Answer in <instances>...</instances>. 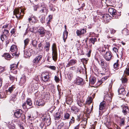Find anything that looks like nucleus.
Instances as JSON below:
<instances>
[{
	"label": "nucleus",
	"mask_w": 129,
	"mask_h": 129,
	"mask_svg": "<svg viewBox=\"0 0 129 129\" xmlns=\"http://www.w3.org/2000/svg\"><path fill=\"white\" fill-rule=\"evenodd\" d=\"M14 115L15 117L17 118H20L21 120L23 121L25 120V115L22 113V110L20 109L16 110L15 111Z\"/></svg>",
	"instance_id": "1"
},
{
	"label": "nucleus",
	"mask_w": 129,
	"mask_h": 129,
	"mask_svg": "<svg viewBox=\"0 0 129 129\" xmlns=\"http://www.w3.org/2000/svg\"><path fill=\"white\" fill-rule=\"evenodd\" d=\"M10 51L11 52H13L12 53L13 56L15 57V58L18 57L19 53L17 46L14 45H12L11 47Z\"/></svg>",
	"instance_id": "2"
},
{
	"label": "nucleus",
	"mask_w": 129,
	"mask_h": 129,
	"mask_svg": "<svg viewBox=\"0 0 129 129\" xmlns=\"http://www.w3.org/2000/svg\"><path fill=\"white\" fill-rule=\"evenodd\" d=\"M14 14L15 15L16 18L18 19L22 18L21 16H23V15H21V13H20L19 10L18 9H15L13 11Z\"/></svg>",
	"instance_id": "3"
},
{
	"label": "nucleus",
	"mask_w": 129,
	"mask_h": 129,
	"mask_svg": "<svg viewBox=\"0 0 129 129\" xmlns=\"http://www.w3.org/2000/svg\"><path fill=\"white\" fill-rule=\"evenodd\" d=\"M42 80L44 82L48 81L50 80V75L48 73L46 72L42 73Z\"/></svg>",
	"instance_id": "4"
},
{
	"label": "nucleus",
	"mask_w": 129,
	"mask_h": 129,
	"mask_svg": "<svg viewBox=\"0 0 129 129\" xmlns=\"http://www.w3.org/2000/svg\"><path fill=\"white\" fill-rule=\"evenodd\" d=\"M112 53L110 51L106 52L104 55V58L107 61H109L112 57Z\"/></svg>",
	"instance_id": "5"
},
{
	"label": "nucleus",
	"mask_w": 129,
	"mask_h": 129,
	"mask_svg": "<svg viewBox=\"0 0 129 129\" xmlns=\"http://www.w3.org/2000/svg\"><path fill=\"white\" fill-rule=\"evenodd\" d=\"M108 11L110 14L113 17H115V18H116L115 16L117 14V12L116 10L114 8L110 7L108 9Z\"/></svg>",
	"instance_id": "6"
},
{
	"label": "nucleus",
	"mask_w": 129,
	"mask_h": 129,
	"mask_svg": "<svg viewBox=\"0 0 129 129\" xmlns=\"http://www.w3.org/2000/svg\"><path fill=\"white\" fill-rule=\"evenodd\" d=\"M51 119L49 116L45 117L43 120V121L45 122V125L46 126L49 125L51 123Z\"/></svg>",
	"instance_id": "7"
},
{
	"label": "nucleus",
	"mask_w": 129,
	"mask_h": 129,
	"mask_svg": "<svg viewBox=\"0 0 129 129\" xmlns=\"http://www.w3.org/2000/svg\"><path fill=\"white\" fill-rule=\"evenodd\" d=\"M101 18L105 22H107L109 20V16L107 14H102L101 16Z\"/></svg>",
	"instance_id": "8"
},
{
	"label": "nucleus",
	"mask_w": 129,
	"mask_h": 129,
	"mask_svg": "<svg viewBox=\"0 0 129 129\" xmlns=\"http://www.w3.org/2000/svg\"><path fill=\"white\" fill-rule=\"evenodd\" d=\"M46 30L43 27H41L38 30V32L39 33V35L41 36V37H43L45 35Z\"/></svg>",
	"instance_id": "9"
},
{
	"label": "nucleus",
	"mask_w": 129,
	"mask_h": 129,
	"mask_svg": "<svg viewBox=\"0 0 129 129\" xmlns=\"http://www.w3.org/2000/svg\"><path fill=\"white\" fill-rule=\"evenodd\" d=\"M122 112L124 115L128 116V117L129 118V109L127 106H125L123 107Z\"/></svg>",
	"instance_id": "10"
},
{
	"label": "nucleus",
	"mask_w": 129,
	"mask_h": 129,
	"mask_svg": "<svg viewBox=\"0 0 129 129\" xmlns=\"http://www.w3.org/2000/svg\"><path fill=\"white\" fill-rule=\"evenodd\" d=\"M40 11H42V13H44L47 14V13L48 11V8L45 5H41L40 7Z\"/></svg>",
	"instance_id": "11"
},
{
	"label": "nucleus",
	"mask_w": 129,
	"mask_h": 129,
	"mask_svg": "<svg viewBox=\"0 0 129 129\" xmlns=\"http://www.w3.org/2000/svg\"><path fill=\"white\" fill-rule=\"evenodd\" d=\"M77 61L76 59H71L69 61L67 64L66 67H68L71 66H72L75 64L77 62Z\"/></svg>",
	"instance_id": "12"
},
{
	"label": "nucleus",
	"mask_w": 129,
	"mask_h": 129,
	"mask_svg": "<svg viewBox=\"0 0 129 129\" xmlns=\"http://www.w3.org/2000/svg\"><path fill=\"white\" fill-rule=\"evenodd\" d=\"M35 103L37 106H43L45 104V102L43 99H39L37 100L35 102Z\"/></svg>",
	"instance_id": "13"
},
{
	"label": "nucleus",
	"mask_w": 129,
	"mask_h": 129,
	"mask_svg": "<svg viewBox=\"0 0 129 129\" xmlns=\"http://www.w3.org/2000/svg\"><path fill=\"white\" fill-rule=\"evenodd\" d=\"M76 82L78 85H82L84 84V80L82 78L78 77L76 79Z\"/></svg>",
	"instance_id": "14"
},
{
	"label": "nucleus",
	"mask_w": 129,
	"mask_h": 129,
	"mask_svg": "<svg viewBox=\"0 0 129 129\" xmlns=\"http://www.w3.org/2000/svg\"><path fill=\"white\" fill-rule=\"evenodd\" d=\"M42 57V55H39L37 56L34 59L33 62L36 63H39Z\"/></svg>",
	"instance_id": "15"
},
{
	"label": "nucleus",
	"mask_w": 129,
	"mask_h": 129,
	"mask_svg": "<svg viewBox=\"0 0 129 129\" xmlns=\"http://www.w3.org/2000/svg\"><path fill=\"white\" fill-rule=\"evenodd\" d=\"M86 32V30L85 29H82L80 30H77L76 31V33L78 36H80L85 33Z\"/></svg>",
	"instance_id": "16"
},
{
	"label": "nucleus",
	"mask_w": 129,
	"mask_h": 129,
	"mask_svg": "<svg viewBox=\"0 0 129 129\" xmlns=\"http://www.w3.org/2000/svg\"><path fill=\"white\" fill-rule=\"evenodd\" d=\"M65 30L64 32L63 35V39L64 42H65L67 38L68 32L67 31V26L66 25L64 26Z\"/></svg>",
	"instance_id": "17"
},
{
	"label": "nucleus",
	"mask_w": 129,
	"mask_h": 129,
	"mask_svg": "<svg viewBox=\"0 0 129 129\" xmlns=\"http://www.w3.org/2000/svg\"><path fill=\"white\" fill-rule=\"evenodd\" d=\"M106 102L103 101L101 102L99 105V109L100 110H102L104 109L106 107Z\"/></svg>",
	"instance_id": "18"
},
{
	"label": "nucleus",
	"mask_w": 129,
	"mask_h": 129,
	"mask_svg": "<svg viewBox=\"0 0 129 129\" xmlns=\"http://www.w3.org/2000/svg\"><path fill=\"white\" fill-rule=\"evenodd\" d=\"M101 64L102 66V68L106 69V68L108 66V64L107 62L104 59H102L101 60Z\"/></svg>",
	"instance_id": "19"
},
{
	"label": "nucleus",
	"mask_w": 129,
	"mask_h": 129,
	"mask_svg": "<svg viewBox=\"0 0 129 129\" xmlns=\"http://www.w3.org/2000/svg\"><path fill=\"white\" fill-rule=\"evenodd\" d=\"M71 115V113L66 112L64 113L63 115V119L64 120H68L70 118V117Z\"/></svg>",
	"instance_id": "20"
},
{
	"label": "nucleus",
	"mask_w": 129,
	"mask_h": 129,
	"mask_svg": "<svg viewBox=\"0 0 129 129\" xmlns=\"http://www.w3.org/2000/svg\"><path fill=\"white\" fill-rule=\"evenodd\" d=\"M52 56L53 60L56 61L57 58V52H52Z\"/></svg>",
	"instance_id": "21"
},
{
	"label": "nucleus",
	"mask_w": 129,
	"mask_h": 129,
	"mask_svg": "<svg viewBox=\"0 0 129 129\" xmlns=\"http://www.w3.org/2000/svg\"><path fill=\"white\" fill-rule=\"evenodd\" d=\"M118 92L119 94L123 95L126 94L125 90L123 88H119L118 90Z\"/></svg>",
	"instance_id": "22"
},
{
	"label": "nucleus",
	"mask_w": 129,
	"mask_h": 129,
	"mask_svg": "<svg viewBox=\"0 0 129 129\" xmlns=\"http://www.w3.org/2000/svg\"><path fill=\"white\" fill-rule=\"evenodd\" d=\"M31 55V53L29 51L26 50L24 51V56L25 57L29 58Z\"/></svg>",
	"instance_id": "23"
},
{
	"label": "nucleus",
	"mask_w": 129,
	"mask_h": 129,
	"mask_svg": "<svg viewBox=\"0 0 129 129\" xmlns=\"http://www.w3.org/2000/svg\"><path fill=\"white\" fill-rule=\"evenodd\" d=\"M44 48L45 50L47 52H48L49 50V48L50 47V44L49 42H47L45 43V44Z\"/></svg>",
	"instance_id": "24"
},
{
	"label": "nucleus",
	"mask_w": 129,
	"mask_h": 129,
	"mask_svg": "<svg viewBox=\"0 0 129 129\" xmlns=\"http://www.w3.org/2000/svg\"><path fill=\"white\" fill-rule=\"evenodd\" d=\"M71 110L73 111H74L75 113H77L79 111V110L75 106H72L71 108Z\"/></svg>",
	"instance_id": "25"
},
{
	"label": "nucleus",
	"mask_w": 129,
	"mask_h": 129,
	"mask_svg": "<svg viewBox=\"0 0 129 129\" xmlns=\"http://www.w3.org/2000/svg\"><path fill=\"white\" fill-rule=\"evenodd\" d=\"M4 56L5 59L10 60L11 58V56L8 53H6L4 54Z\"/></svg>",
	"instance_id": "26"
},
{
	"label": "nucleus",
	"mask_w": 129,
	"mask_h": 129,
	"mask_svg": "<svg viewBox=\"0 0 129 129\" xmlns=\"http://www.w3.org/2000/svg\"><path fill=\"white\" fill-rule=\"evenodd\" d=\"M28 21L30 23H34L36 22L35 18L34 17H32L28 19Z\"/></svg>",
	"instance_id": "27"
},
{
	"label": "nucleus",
	"mask_w": 129,
	"mask_h": 129,
	"mask_svg": "<svg viewBox=\"0 0 129 129\" xmlns=\"http://www.w3.org/2000/svg\"><path fill=\"white\" fill-rule=\"evenodd\" d=\"M83 101L81 100L80 99H78L77 103L79 106L81 107L84 105V104L83 103Z\"/></svg>",
	"instance_id": "28"
},
{
	"label": "nucleus",
	"mask_w": 129,
	"mask_h": 129,
	"mask_svg": "<svg viewBox=\"0 0 129 129\" xmlns=\"http://www.w3.org/2000/svg\"><path fill=\"white\" fill-rule=\"evenodd\" d=\"M37 41H36L35 39L32 40L31 42V44L33 47L36 48L37 46Z\"/></svg>",
	"instance_id": "29"
},
{
	"label": "nucleus",
	"mask_w": 129,
	"mask_h": 129,
	"mask_svg": "<svg viewBox=\"0 0 129 129\" xmlns=\"http://www.w3.org/2000/svg\"><path fill=\"white\" fill-rule=\"evenodd\" d=\"M8 39L7 36L3 34L1 36V39L3 42L4 41Z\"/></svg>",
	"instance_id": "30"
},
{
	"label": "nucleus",
	"mask_w": 129,
	"mask_h": 129,
	"mask_svg": "<svg viewBox=\"0 0 129 129\" xmlns=\"http://www.w3.org/2000/svg\"><path fill=\"white\" fill-rule=\"evenodd\" d=\"M61 117L60 114L59 112L56 113L54 116V118L55 120H58Z\"/></svg>",
	"instance_id": "31"
},
{
	"label": "nucleus",
	"mask_w": 129,
	"mask_h": 129,
	"mask_svg": "<svg viewBox=\"0 0 129 129\" xmlns=\"http://www.w3.org/2000/svg\"><path fill=\"white\" fill-rule=\"evenodd\" d=\"M52 52H57V50L55 43L53 44L52 47Z\"/></svg>",
	"instance_id": "32"
},
{
	"label": "nucleus",
	"mask_w": 129,
	"mask_h": 129,
	"mask_svg": "<svg viewBox=\"0 0 129 129\" xmlns=\"http://www.w3.org/2000/svg\"><path fill=\"white\" fill-rule=\"evenodd\" d=\"M125 117L121 118L120 120V124L121 126L125 124Z\"/></svg>",
	"instance_id": "33"
},
{
	"label": "nucleus",
	"mask_w": 129,
	"mask_h": 129,
	"mask_svg": "<svg viewBox=\"0 0 129 129\" xmlns=\"http://www.w3.org/2000/svg\"><path fill=\"white\" fill-rule=\"evenodd\" d=\"M30 40L28 38H27L24 40V47H25L28 44Z\"/></svg>",
	"instance_id": "34"
},
{
	"label": "nucleus",
	"mask_w": 129,
	"mask_h": 129,
	"mask_svg": "<svg viewBox=\"0 0 129 129\" xmlns=\"http://www.w3.org/2000/svg\"><path fill=\"white\" fill-rule=\"evenodd\" d=\"M75 120L74 117H72V118L71 119L69 123V125L68 126H70V125L75 122Z\"/></svg>",
	"instance_id": "35"
},
{
	"label": "nucleus",
	"mask_w": 129,
	"mask_h": 129,
	"mask_svg": "<svg viewBox=\"0 0 129 129\" xmlns=\"http://www.w3.org/2000/svg\"><path fill=\"white\" fill-rule=\"evenodd\" d=\"M111 97L110 94H108L104 96V98L105 99H106L107 100H109L110 99H111Z\"/></svg>",
	"instance_id": "36"
},
{
	"label": "nucleus",
	"mask_w": 129,
	"mask_h": 129,
	"mask_svg": "<svg viewBox=\"0 0 129 129\" xmlns=\"http://www.w3.org/2000/svg\"><path fill=\"white\" fill-rule=\"evenodd\" d=\"M122 33L125 35H129L128 31L127 29L126 28H124L122 30Z\"/></svg>",
	"instance_id": "37"
},
{
	"label": "nucleus",
	"mask_w": 129,
	"mask_h": 129,
	"mask_svg": "<svg viewBox=\"0 0 129 129\" xmlns=\"http://www.w3.org/2000/svg\"><path fill=\"white\" fill-rule=\"evenodd\" d=\"M121 81L122 83H126L127 82V80L126 77H123L122 78Z\"/></svg>",
	"instance_id": "38"
},
{
	"label": "nucleus",
	"mask_w": 129,
	"mask_h": 129,
	"mask_svg": "<svg viewBox=\"0 0 129 129\" xmlns=\"http://www.w3.org/2000/svg\"><path fill=\"white\" fill-rule=\"evenodd\" d=\"M26 102V104L29 106H31L32 105V101L30 99H27Z\"/></svg>",
	"instance_id": "39"
},
{
	"label": "nucleus",
	"mask_w": 129,
	"mask_h": 129,
	"mask_svg": "<svg viewBox=\"0 0 129 129\" xmlns=\"http://www.w3.org/2000/svg\"><path fill=\"white\" fill-rule=\"evenodd\" d=\"M89 40L93 44H94L95 42L96 41L97 39L95 38H92L90 39Z\"/></svg>",
	"instance_id": "40"
},
{
	"label": "nucleus",
	"mask_w": 129,
	"mask_h": 129,
	"mask_svg": "<svg viewBox=\"0 0 129 129\" xmlns=\"http://www.w3.org/2000/svg\"><path fill=\"white\" fill-rule=\"evenodd\" d=\"M9 32L8 30L5 29H4L3 32V34L7 36L9 35Z\"/></svg>",
	"instance_id": "41"
},
{
	"label": "nucleus",
	"mask_w": 129,
	"mask_h": 129,
	"mask_svg": "<svg viewBox=\"0 0 129 129\" xmlns=\"http://www.w3.org/2000/svg\"><path fill=\"white\" fill-rule=\"evenodd\" d=\"M17 67V65H16V64H13L11 65L10 68L11 70H14L15 68H16Z\"/></svg>",
	"instance_id": "42"
},
{
	"label": "nucleus",
	"mask_w": 129,
	"mask_h": 129,
	"mask_svg": "<svg viewBox=\"0 0 129 129\" xmlns=\"http://www.w3.org/2000/svg\"><path fill=\"white\" fill-rule=\"evenodd\" d=\"M26 81V80L24 77L21 78L20 79V82L21 84L24 83Z\"/></svg>",
	"instance_id": "43"
},
{
	"label": "nucleus",
	"mask_w": 129,
	"mask_h": 129,
	"mask_svg": "<svg viewBox=\"0 0 129 129\" xmlns=\"http://www.w3.org/2000/svg\"><path fill=\"white\" fill-rule=\"evenodd\" d=\"M92 102V100L91 98H90L86 102V104L90 105L91 104Z\"/></svg>",
	"instance_id": "44"
},
{
	"label": "nucleus",
	"mask_w": 129,
	"mask_h": 129,
	"mask_svg": "<svg viewBox=\"0 0 129 129\" xmlns=\"http://www.w3.org/2000/svg\"><path fill=\"white\" fill-rule=\"evenodd\" d=\"M68 78L69 80H71L72 78L73 77V75L71 73H69L67 74Z\"/></svg>",
	"instance_id": "45"
},
{
	"label": "nucleus",
	"mask_w": 129,
	"mask_h": 129,
	"mask_svg": "<svg viewBox=\"0 0 129 129\" xmlns=\"http://www.w3.org/2000/svg\"><path fill=\"white\" fill-rule=\"evenodd\" d=\"M64 125V123L62 122L60 123L59 125L58 126L57 128L58 129H61V128Z\"/></svg>",
	"instance_id": "46"
},
{
	"label": "nucleus",
	"mask_w": 129,
	"mask_h": 129,
	"mask_svg": "<svg viewBox=\"0 0 129 129\" xmlns=\"http://www.w3.org/2000/svg\"><path fill=\"white\" fill-rule=\"evenodd\" d=\"M96 79L95 78H93L91 79L90 80V83L91 84H94L96 81Z\"/></svg>",
	"instance_id": "47"
},
{
	"label": "nucleus",
	"mask_w": 129,
	"mask_h": 129,
	"mask_svg": "<svg viewBox=\"0 0 129 129\" xmlns=\"http://www.w3.org/2000/svg\"><path fill=\"white\" fill-rule=\"evenodd\" d=\"M14 88L15 87H14L13 86H12L11 87H9L8 89V91L10 92V93H12Z\"/></svg>",
	"instance_id": "48"
},
{
	"label": "nucleus",
	"mask_w": 129,
	"mask_h": 129,
	"mask_svg": "<svg viewBox=\"0 0 129 129\" xmlns=\"http://www.w3.org/2000/svg\"><path fill=\"white\" fill-rule=\"evenodd\" d=\"M16 95H13L12 96V98L11 99V100H10V101H13L14 102V101L15 100H16Z\"/></svg>",
	"instance_id": "49"
},
{
	"label": "nucleus",
	"mask_w": 129,
	"mask_h": 129,
	"mask_svg": "<svg viewBox=\"0 0 129 129\" xmlns=\"http://www.w3.org/2000/svg\"><path fill=\"white\" fill-rule=\"evenodd\" d=\"M50 96L49 93H48L45 94V98L47 100H49Z\"/></svg>",
	"instance_id": "50"
},
{
	"label": "nucleus",
	"mask_w": 129,
	"mask_h": 129,
	"mask_svg": "<svg viewBox=\"0 0 129 129\" xmlns=\"http://www.w3.org/2000/svg\"><path fill=\"white\" fill-rule=\"evenodd\" d=\"M91 109L90 110L89 109H87L86 110L87 111V113L88 114L90 113H91V112L92 110L93 109V104L91 105Z\"/></svg>",
	"instance_id": "51"
},
{
	"label": "nucleus",
	"mask_w": 129,
	"mask_h": 129,
	"mask_svg": "<svg viewBox=\"0 0 129 129\" xmlns=\"http://www.w3.org/2000/svg\"><path fill=\"white\" fill-rule=\"evenodd\" d=\"M38 84H34L33 86V88H34L35 90H37L38 89Z\"/></svg>",
	"instance_id": "52"
},
{
	"label": "nucleus",
	"mask_w": 129,
	"mask_h": 129,
	"mask_svg": "<svg viewBox=\"0 0 129 129\" xmlns=\"http://www.w3.org/2000/svg\"><path fill=\"white\" fill-rule=\"evenodd\" d=\"M38 47L39 48L40 50V51L43 48V47L41 43L39 44L38 46Z\"/></svg>",
	"instance_id": "53"
},
{
	"label": "nucleus",
	"mask_w": 129,
	"mask_h": 129,
	"mask_svg": "<svg viewBox=\"0 0 129 129\" xmlns=\"http://www.w3.org/2000/svg\"><path fill=\"white\" fill-rule=\"evenodd\" d=\"M124 72L126 74L128 75H129V69L126 68L124 71Z\"/></svg>",
	"instance_id": "54"
},
{
	"label": "nucleus",
	"mask_w": 129,
	"mask_h": 129,
	"mask_svg": "<svg viewBox=\"0 0 129 129\" xmlns=\"http://www.w3.org/2000/svg\"><path fill=\"white\" fill-rule=\"evenodd\" d=\"M22 106L23 109H26L27 108L26 103V102L24 103L22 105Z\"/></svg>",
	"instance_id": "55"
},
{
	"label": "nucleus",
	"mask_w": 129,
	"mask_h": 129,
	"mask_svg": "<svg viewBox=\"0 0 129 129\" xmlns=\"http://www.w3.org/2000/svg\"><path fill=\"white\" fill-rule=\"evenodd\" d=\"M105 45H104V46H103L101 48V50L102 52H105L106 49V47H105Z\"/></svg>",
	"instance_id": "56"
},
{
	"label": "nucleus",
	"mask_w": 129,
	"mask_h": 129,
	"mask_svg": "<svg viewBox=\"0 0 129 129\" xmlns=\"http://www.w3.org/2000/svg\"><path fill=\"white\" fill-rule=\"evenodd\" d=\"M119 61L118 60H117L116 62L114 64V66L115 68H116L118 67V62Z\"/></svg>",
	"instance_id": "57"
},
{
	"label": "nucleus",
	"mask_w": 129,
	"mask_h": 129,
	"mask_svg": "<svg viewBox=\"0 0 129 129\" xmlns=\"http://www.w3.org/2000/svg\"><path fill=\"white\" fill-rule=\"evenodd\" d=\"M34 10L35 11H37V9L38 8H40L39 7V5H35L34 6Z\"/></svg>",
	"instance_id": "58"
},
{
	"label": "nucleus",
	"mask_w": 129,
	"mask_h": 129,
	"mask_svg": "<svg viewBox=\"0 0 129 129\" xmlns=\"http://www.w3.org/2000/svg\"><path fill=\"white\" fill-rule=\"evenodd\" d=\"M113 50L115 53L117 54V53L118 52V49L116 47H113Z\"/></svg>",
	"instance_id": "59"
},
{
	"label": "nucleus",
	"mask_w": 129,
	"mask_h": 129,
	"mask_svg": "<svg viewBox=\"0 0 129 129\" xmlns=\"http://www.w3.org/2000/svg\"><path fill=\"white\" fill-rule=\"evenodd\" d=\"M54 79L56 82H59V78L56 76H55Z\"/></svg>",
	"instance_id": "60"
},
{
	"label": "nucleus",
	"mask_w": 129,
	"mask_h": 129,
	"mask_svg": "<svg viewBox=\"0 0 129 129\" xmlns=\"http://www.w3.org/2000/svg\"><path fill=\"white\" fill-rule=\"evenodd\" d=\"M4 69L5 68L4 67L0 66V73L3 72L4 71Z\"/></svg>",
	"instance_id": "61"
},
{
	"label": "nucleus",
	"mask_w": 129,
	"mask_h": 129,
	"mask_svg": "<svg viewBox=\"0 0 129 129\" xmlns=\"http://www.w3.org/2000/svg\"><path fill=\"white\" fill-rule=\"evenodd\" d=\"M113 83V81L112 80H111V82L109 84V87L110 88H112V86Z\"/></svg>",
	"instance_id": "62"
},
{
	"label": "nucleus",
	"mask_w": 129,
	"mask_h": 129,
	"mask_svg": "<svg viewBox=\"0 0 129 129\" xmlns=\"http://www.w3.org/2000/svg\"><path fill=\"white\" fill-rule=\"evenodd\" d=\"M49 67L50 69L53 70H55L56 69V67L53 66H50Z\"/></svg>",
	"instance_id": "63"
},
{
	"label": "nucleus",
	"mask_w": 129,
	"mask_h": 129,
	"mask_svg": "<svg viewBox=\"0 0 129 129\" xmlns=\"http://www.w3.org/2000/svg\"><path fill=\"white\" fill-rule=\"evenodd\" d=\"M110 33L111 34H113L115 32V30L113 29H111L110 30Z\"/></svg>",
	"instance_id": "64"
}]
</instances>
